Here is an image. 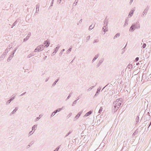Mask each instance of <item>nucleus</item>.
<instances>
[{"mask_svg": "<svg viewBox=\"0 0 151 151\" xmlns=\"http://www.w3.org/2000/svg\"><path fill=\"white\" fill-rule=\"evenodd\" d=\"M40 46H38L37 47L38 48L37 52H40L41 51L43 50V49H41V47H40Z\"/></svg>", "mask_w": 151, "mask_h": 151, "instance_id": "412c9836", "label": "nucleus"}, {"mask_svg": "<svg viewBox=\"0 0 151 151\" xmlns=\"http://www.w3.org/2000/svg\"><path fill=\"white\" fill-rule=\"evenodd\" d=\"M95 86H91L88 89V91H90L91 89H92L94 87H95Z\"/></svg>", "mask_w": 151, "mask_h": 151, "instance_id": "c85d7f7f", "label": "nucleus"}, {"mask_svg": "<svg viewBox=\"0 0 151 151\" xmlns=\"http://www.w3.org/2000/svg\"><path fill=\"white\" fill-rule=\"evenodd\" d=\"M72 132V131L70 130L69 131V132H68L70 134H71Z\"/></svg>", "mask_w": 151, "mask_h": 151, "instance_id": "338daca9", "label": "nucleus"}, {"mask_svg": "<svg viewBox=\"0 0 151 151\" xmlns=\"http://www.w3.org/2000/svg\"><path fill=\"white\" fill-rule=\"evenodd\" d=\"M34 55H32V53H30V54H29L27 56V58H29L32 56H33Z\"/></svg>", "mask_w": 151, "mask_h": 151, "instance_id": "bb28decb", "label": "nucleus"}, {"mask_svg": "<svg viewBox=\"0 0 151 151\" xmlns=\"http://www.w3.org/2000/svg\"><path fill=\"white\" fill-rule=\"evenodd\" d=\"M147 117H148V119H150V116L149 115H148L147 116Z\"/></svg>", "mask_w": 151, "mask_h": 151, "instance_id": "bf43d9fd", "label": "nucleus"}, {"mask_svg": "<svg viewBox=\"0 0 151 151\" xmlns=\"http://www.w3.org/2000/svg\"><path fill=\"white\" fill-rule=\"evenodd\" d=\"M65 49H63L61 51V52L59 54V55L60 56H61L62 55V53L64 51Z\"/></svg>", "mask_w": 151, "mask_h": 151, "instance_id": "cd10ccee", "label": "nucleus"}, {"mask_svg": "<svg viewBox=\"0 0 151 151\" xmlns=\"http://www.w3.org/2000/svg\"><path fill=\"white\" fill-rule=\"evenodd\" d=\"M34 132V131L33 132H32V131H30L28 134L29 136H30L33 133V132Z\"/></svg>", "mask_w": 151, "mask_h": 151, "instance_id": "79ce46f5", "label": "nucleus"}, {"mask_svg": "<svg viewBox=\"0 0 151 151\" xmlns=\"http://www.w3.org/2000/svg\"><path fill=\"white\" fill-rule=\"evenodd\" d=\"M146 46V44L145 43H144L142 46V47L143 48H145Z\"/></svg>", "mask_w": 151, "mask_h": 151, "instance_id": "09e8293b", "label": "nucleus"}, {"mask_svg": "<svg viewBox=\"0 0 151 151\" xmlns=\"http://www.w3.org/2000/svg\"><path fill=\"white\" fill-rule=\"evenodd\" d=\"M122 101V99L120 98L117 99L113 102L112 109L113 112L115 113L117 111L121 105Z\"/></svg>", "mask_w": 151, "mask_h": 151, "instance_id": "f257e3e1", "label": "nucleus"}, {"mask_svg": "<svg viewBox=\"0 0 151 151\" xmlns=\"http://www.w3.org/2000/svg\"><path fill=\"white\" fill-rule=\"evenodd\" d=\"M104 24H105V23L106 24V26H107V24H108V22H106L105 21H104Z\"/></svg>", "mask_w": 151, "mask_h": 151, "instance_id": "e2e57ef3", "label": "nucleus"}, {"mask_svg": "<svg viewBox=\"0 0 151 151\" xmlns=\"http://www.w3.org/2000/svg\"><path fill=\"white\" fill-rule=\"evenodd\" d=\"M34 142L33 141H32V142H30L29 145L27 146V148H29L31 146H32L33 144L34 143Z\"/></svg>", "mask_w": 151, "mask_h": 151, "instance_id": "aec40b11", "label": "nucleus"}, {"mask_svg": "<svg viewBox=\"0 0 151 151\" xmlns=\"http://www.w3.org/2000/svg\"><path fill=\"white\" fill-rule=\"evenodd\" d=\"M78 0H75L74 3H73V5H74V4H75V5H74V6H75L78 3Z\"/></svg>", "mask_w": 151, "mask_h": 151, "instance_id": "58836bf2", "label": "nucleus"}, {"mask_svg": "<svg viewBox=\"0 0 151 151\" xmlns=\"http://www.w3.org/2000/svg\"><path fill=\"white\" fill-rule=\"evenodd\" d=\"M83 112V111H81L80 112H79L78 114L76 115V116H75V118L76 119H77L81 115V114Z\"/></svg>", "mask_w": 151, "mask_h": 151, "instance_id": "f8f14e48", "label": "nucleus"}, {"mask_svg": "<svg viewBox=\"0 0 151 151\" xmlns=\"http://www.w3.org/2000/svg\"><path fill=\"white\" fill-rule=\"evenodd\" d=\"M11 102V100H10V99L8 100L6 103V105H8V104H10Z\"/></svg>", "mask_w": 151, "mask_h": 151, "instance_id": "e433bc0d", "label": "nucleus"}, {"mask_svg": "<svg viewBox=\"0 0 151 151\" xmlns=\"http://www.w3.org/2000/svg\"><path fill=\"white\" fill-rule=\"evenodd\" d=\"M140 28V24L139 22H137L135 24H132L129 29L130 32H132L136 29H139Z\"/></svg>", "mask_w": 151, "mask_h": 151, "instance_id": "f03ea898", "label": "nucleus"}, {"mask_svg": "<svg viewBox=\"0 0 151 151\" xmlns=\"http://www.w3.org/2000/svg\"><path fill=\"white\" fill-rule=\"evenodd\" d=\"M133 67L132 65L130 64H129L127 66V69L131 71L132 68Z\"/></svg>", "mask_w": 151, "mask_h": 151, "instance_id": "9d476101", "label": "nucleus"}, {"mask_svg": "<svg viewBox=\"0 0 151 151\" xmlns=\"http://www.w3.org/2000/svg\"><path fill=\"white\" fill-rule=\"evenodd\" d=\"M99 42V40H95L93 42V43H97Z\"/></svg>", "mask_w": 151, "mask_h": 151, "instance_id": "49530a36", "label": "nucleus"}, {"mask_svg": "<svg viewBox=\"0 0 151 151\" xmlns=\"http://www.w3.org/2000/svg\"><path fill=\"white\" fill-rule=\"evenodd\" d=\"M26 93V92H24L23 93H22V94H21L20 96H23V95H24Z\"/></svg>", "mask_w": 151, "mask_h": 151, "instance_id": "5fc2aeb1", "label": "nucleus"}, {"mask_svg": "<svg viewBox=\"0 0 151 151\" xmlns=\"http://www.w3.org/2000/svg\"><path fill=\"white\" fill-rule=\"evenodd\" d=\"M18 110V108L17 107H16L15 109L13 110V111L11 112V114H13L14 113H15L16 111Z\"/></svg>", "mask_w": 151, "mask_h": 151, "instance_id": "dca6fc26", "label": "nucleus"}, {"mask_svg": "<svg viewBox=\"0 0 151 151\" xmlns=\"http://www.w3.org/2000/svg\"><path fill=\"white\" fill-rule=\"evenodd\" d=\"M101 90V88H99L97 89V91L96 93V94L95 95L94 97H95V96H97L98 95L99 92H100V91Z\"/></svg>", "mask_w": 151, "mask_h": 151, "instance_id": "ddd939ff", "label": "nucleus"}, {"mask_svg": "<svg viewBox=\"0 0 151 151\" xmlns=\"http://www.w3.org/2000/svg\"><path fill=\"white\" fill-rule=\"evenodd\" d=\"M5 57V56L4 55H3L2 54L0 57V61L3 60Z\"/></svg>", "mask_w": 151, "mask_h": 151, "instance_id": "a211bd4d", "label": "nucleus"}, {"mask_svg": "<svg viewBox=\"0 0 151 151\" xmlns=\"http://www.w3.org/2000/svg\"><path fill=\"white\" fill-rule=\"evenodd\" d=\"M82 22V19H81L79 21L78 23H81Z\"/></svg>", "mask_w": 151, "mask_h": 151, "instance_id": "052dcab7", "label": "nucleus"}, {"mask_svg": "<svg viewBox=\"0 0 151 151\" xmlns=\"http://www.w3.org/2000/svg\"><path fill=\"white\" fill-rule=\"evenodd\" d=\"M31 34V32H29V34L27 35L26 37L25 38H24L23 40V42H25L27 41V40H28L29 38L30 37V36Z\"/></svg>", "mask_w": 151, "mask_h": 151, "instance_id": "6e6552de", "label": "nucleus"}, {"mask_svg": "<svg viewBox=\"0 0 151 151\" xmlns=\"http://www.w3.org/2000/svg\"><path fill=\"white\" fill-rule=\"evenodd\" d=\"M148 9L147 8H146L144 10L143 12H142L141 15V17H144L146 16L147 12L148 11Z\"/></svg>", "mask_w": 151, "mask_h": 151, "instance_id": "7ed1b4c3", "label": "nucleus"}, {"mask_svg": "<svg viewBox=\"0 0 151 151\" xmlns=\"http://www.w3.org/2000/svg\"><path fill=\"white\" fill-rule=\"evenodd\" d=\"M70 134L68 133L64 137V138H66V137L67 136H68Z\"/></svg>", "mask_w": 151, "mask_h": 151, "instance_id": "864d4df0", "label": "nucleus"}, {"mask_svg": "<svg viewBox=\"0 0 151 151\" xmlns=\"http://www.w3.org/2000/svg\"><path fill=\"white\" fill-rule=\"evenodd\" d=\"M136 123H138L139 122V116H137L136 117Z\"/></svg>", "mask_w": 151, "mask_h": 151, "instance_id": "c756f323", "label": "nucleus"}, {"mask_svg": "<svg viewBox=\"0 0 151 151\" xmlns=\"http://www.w3.org/2000/svg\"><path fill=\"white\" fill-rule=\"evenodd\" d=\"M53 1H52L51 2V5L50 6H50H53Z\"/></svg>", "mask_w": 151, "mask_h": 151, "instance_id": "4d7b16f0", "label": "nucleus"}, {"mask_svg": "<svg viewBox=\"0 0 151 151\" xmlns=\"http://www.w3.org/2000/svg\"><path fill=\"white\" fill-rule=\"evenodd\" d=\"M62 110V109L58 108L57 109L55 110L54 111H53L52 113V114H51V117H53L54 116V115H52V114H54V113H55V114H56L58 112Z\"/></svg>", "mask_w": 151, "mask_h": 151, "instance_id": "39448f33", "label": "nucleus"}, {"mask_svg": "<svg viewBox=\"0 0 151 151\" xmlns=\"http://www.w3.org/2000/svg\"><path fill=\"white\" fill-rule=\"evenodd\" d=\"M103 29L104 32H106L108 30L107 29V28L106 26H104L103 28Z\"/></svg>", "mask_w": 151, "mask_h": 151, "instance_id": "b1692460", "label": "nucleus"}, {"mask_svg": "<svg viewBox=\"0 0 151 151\" xmlns=\"http://www.w3.org/2000/svg\"><path fill=\"white\" fill-rule=\"evenodd\" d=\"M39 6L38 5H37L36 6V12H37L39 11Z\"/></svg>", "mask_w": 151, "mask_h": 151, "instance_id": "5701e85b", "label": "nucleus"}, {"mask_svg": "<svg viewBox=\"0 0 151 151\" xmlns=\"http://www.w3.org/2000/svg\"><path fill=\"white\" fill-rule=\"evenodd\" d=\"M134 11V10H132V12H130L129 14L128 17H129H129H131L133 15Z\"/></svg>", "mask_w": 151, "mask_h": 151, "instance_id": "6ab92c4d", "label": "nucleus"}, {"mask_svg": "<svg viewBox=\"0 0 151 151\" xmlns=\"http://www.w3.org/2000/svg\"><path fill=\"white\" fill-rule=\"evenodd\" d=\"M8 53V52H6V50H5V51L3 52V53L2 54L3 55H4L5 56H6L7 54Z\"/></svg>", "mask_w": 151, "mask_h": 151, "instance_id": "7c9ffc66", "label": "nucleus"}, {"mask_svg": "<svg viewBox=\"0 0 151 151\" xmlns=\"http://www.w3.org/2000/svg\"><path fill=\"white\" fill-rule=\"evenodd\" d=\"M79 99V98H78L77 100H75L72 103V106H73L75 104H76V102H77L78 100Z\"/></svg>", "mask_w": 151, "mask_h": 151, "instance_id": "393cba45", "label": "nucleus"}, {"mask_svg": "<svg viewBox=\"0 0 151 151\" xmlns=\"http://www.w3.org/2000/svg\"><path fill=\"white\" fill-rule=\"evenodd\" d=\"M72 93H70L69 95L68 96V97H67L66 99V100H67L68 99H69V98L70 97L72 94Z\"/></svg>", "mask_w": 151, "mask_h": 151, "instance_id": "f704fd0d", "label": "nucleus"}, {"mask_svg": "<svg viewBox=\"0 0 151 151\" xmlns=\"http://www.w3.org/2000/svg\"><path fill=\"white\" fill-rule=\"evenodd\" d=\"M12 44L9 45L8 47H11V48H12Z\"/></svg>", "mask_w": 151, "mask_h": 151, "instance_id": "8fccbe9b", "label": "nucleus"}, {"mask_svg": "<svg viewBox=\"0 0 151 151\" xmlns=\"http://www.w3.org/2000/svg\"><path fill=\"white\" fill-rule=\"evenodd\" d=\"M104 60V59L103 58L101 59L99 61L98 63L97 64L96 66L97 68L99 67L100 65L102 63Z\"/></svg>", "mask_w": 151, "mask_h": 151, "instance_id": "20e7f679", "label": "nucleus"}, {"mask_svg": "<svg viewBox=\"0 0 151 151\" xmlns=\"http://www.w3.org/2000/svg\"><path fill=\"white\" fill-rule=\"evenodd\" d=\"M120 34L119 33H117L114 37L113 39H115L116 38L119 37L120 36Z\"/></svg>", "mask_w": 151, "mask_h": 151, "instance_id": "2eb2a0df", "label": "nucleus"}, {"mask_svg": "<svg viewBox=\"0 0 151 151\" xmlns=\"http://www.w3.org/2000/svg\"><path fill=\"white\" fill-rule=\"evenodd\" d=\"M19 47V46H17V47L16 48H15V49L12 52L14 54L15 52H16V50H17V48Z\"/></svg>", "mask_w": 151, "mask_h": 151, "instance_id": "37998d69", "label": "nucleus"}, {"mask_svg": "<svg viewBox=\"0 0 151 151\" xmlns=\"http://www.w3.org/2000/svg\"><path fill=\"white\" fill-rule=\"evenodd\" d=\"M129 21V20L128 19H125V23L124 25V27H125L128 24Z\"/></svg>", "mask_w": 151, "mask_h": 151, "instance_id": "4468645a", "label": "nucleus"}, {"mask_svg": "<svg viewBox=\"0 0 151 151\" xmlns=\"http://www.w3.org/2000/svg\"><path fill=\"white\" fill-rule=\"evenodd\" d=\"M137 131H135L133 134L132 135H136V134H137Z\"/></svg>", "mask_w": 151, "mask_h": 151, "instance_id": "de8ad7c7", "label": "nucleus"}, {"mask_svg": "<svg viewBox=\"0 0 151 151\" xmlns=\"http://www.w3.org/2000/svg\"><path fill=\"white\" fill-rule=\"evenodd\" d=\"M60 47V46L59 45H57V47H56L54 51L53 52L52 54L53 55H55L56 53L58 52V49Z\"/></svg>", "mask_w": 151, "mask_h": 151, "instance_id": "0eeeda50", "label": "nucleus"}, {"mask_svg": "<svg viewBox=\"0 0 151 151\" xmlns=\"http://www.w3.org/2000/svg\"><path fill=\"white\" fill-rule=\"evenodd\" d=\"M47 42V41H45L44 43V44H46L47 43V42Z\"/></svg>", "mask_w": 151, "mask_h": 151, "instance_id": "680f3d73", "label": "nucleus"}, {"mask_svg": "<svg viewBox=\"0 0 151 151\" xmlns=\"http://www.w3.org/2000/svg\"><path fill=\"white\" fill-rule=\"evenodd\" d=\"M14 53L12 52L9 55L7 59V61L8 62H9L12 59L14 56Z\"/></svg>", "mask_w": 151, "mask_h": 151, "instance_id": "423d86ee", "label": "nucleus"}, {"mask_svg": "<svg viewBox=\"0 0 151 151\" xmlns=\"http://www.w3.org/2000/svg\"><path fill=\"white\" fill-rule=\"evenodd\" d=\"M90 37H91L90 35L88 36L87 37H86V42H88V41L90 39Z\"/></svg>", "mask_w": 151, "mask_h": 151, "instance_id": "ea45409f", "label": "nucleus"}, {"mask_svg": "<svg viewBox=\"0 0 151 151\" xmlns=\"http://www.w3.org/2000/svg\"><path fill=\"white\" fill-rule=\"evenodd\" d=\"M103 110V108L102 107H101L100 108L99 110V113H101L102 111Z\"/></svg>", "mask_w": 151, "mask_h": 151, "instance_id": "2f4dec72", "label": "nucleus"}, {"mask_svg": "<svg viewBox=\"0 0 151 151\" xmlns=\"http://www.w3.org/2000/svg\"><path fill=\"white\" fill-rule=\"evenodd\" d=\"M37 124H35L32 127V130H35L37 127Z\"/></svg>", "mask_w": 151, "mask_h": 151, "instance_id": "4be33fe9", "label": "nucleus"}, {"mask_svg": "<svg viewBox=\"0 0 151 151\" xmlns=\"http://www.w3.org/2000/svg\"><path fill=\"white\" fill-rule=\"evenodd\" d=\"M108 84L106 85L102 89V91L107 86Z\"/></svg>", "mask_w": 151, "mask_h": 151, "instance_id": "69168bd1", "label": "nucleus"}, {"mask_svg": "<svg viewBox=\"0 0 151 151\" xmlns=\"http://www.w3.org/2000/svg\"><path fill=\"white\" fill-rule=\"evenodd\" d=\"M40 47H41V49H43V50H44V45H39Z\"/></svg>", "mask_w": 151, "mask_h": 151, "instance_id": "3c124183", "label": "nucleus"}, {"mask_svg": "<svg viewBox=\"0 0 151 151\" xmlns=\"http://www.w3.org/2000/svg\"><path fill=\"white\" fill-rule=\"evenodd\" d=\"M49 79V78H47L46 79V80H45V81L46 82H47V81Z\"/></svg>", "mask_w": 151, "mask_h": 151, "instance_id": "0e129e2a", "label": "nucleus"}, {"mask_svg": "<svg viewBox=\"0 0 151 151\" xmlns=\"http://www.w3.org/2000/svg\"><path fill=\"white\" fill-rule=\"evenodd\" d=\"M94 26H93V27L92 26V25H91L89 27V30H91V29H92L93 27H94Z\"/></svg>", "mask_w": 151, "mask_h": 151, "instance_id": "473e14b6", "label": "nucleus"}, {"mask_svg": "<svg viewBox=\"0 0 151 151\" xmlns=\"http://www.w3.org/2000/svg\"><path fill=\"white\" fill-rule=\"evenodd\" d=\"M59 147H57L56 148V149L54 150V151H58V149H59Z\"/></svg>", "mask_w": 151, "mask_h": 151, "instance_id": "13d9d810", "label": "nucleus"}, {"mask_svg": "<svg viewBox=\"0 0 151 151\" xmlns=\"http://www.w3.org/2000/svg\"><path fill=\"white\" fill-rule=\"evenodd\" d=\"M42 116V115L41 114H40L39 115V117H37L36 118V119H35V121L36 122V121H37L39 119H40L41 118V117Z\"/></svg>", "mask_w": 151, "mask_h": 151, "instance_id": "f3484780", "label": "nucleus"}, {"mask_svg": "<svg viewBox=\"0 0 151 151\" xmlns=\"http://www.w3.org/2000/svg\"><path fill=\"white\" fill-rule=\"evenodd\" d=\"M139 59V58L138 57H137L135 58V61L136 62Z\"/></svg>", "mask_w": 151, "mask_h": 151, "instance_id": "6e6d98bb", "label": "nucleus"}, {"mask_svg": "<svg viewBox=\"0 0 151 151\" xmlns=\"http://www.w3.org/2000/svg\"><path fill=\"white\" fill-rule=\"evenodd\" d=\"M92 111H88V112L87 113L85 114V115L83 117H86L88 116H89L92 113Z\"/></svg>", "mask_w": 151, "mask_h": 151, "instance_id": "9b49d317", "label": "nucleus"}, {"mask_svg": "<svg viewBox=\"0 0 151 151\" xmlns=\"http://www.w3.org/2000/svg\"><path fill=\"white\" fill-rule=\"evenodd\" d=\"M15 96H15H14V95H13L12 96V97L10 99V100H11V101L14 99Z\"/></svg>", "mask_w": 151, "mask_h": 151, "instance_id": "72a5a7b5", "label": "nucleus"}, {"mask_svg": "<svg viewBox=\"0 0 151 151\" xmlns=\"http://www.w3.org/2000/svg\"><path fill=\"white\" fill-rule=\"evenodd\" d=\"M17 21H15L13 23L12 25V28L15 25V24H17Z\"/></svg>", "mask_w": 151, "mask_h": 151, "instance_id": "c03bdc74", "label": "nucleus"}, {"mask_svg": "<svg viewBox=\"0 0 151 151\" xmlns=\"http://www.w3.org/2000/svg\"><path fill=\"white\" fill-rule=\"evenodd\" d=\"M38 48H37V47L34 50V52H37V50H38Z\"/></svg>", "mask_w": 151, "mask_h": 151, "instance_id": "603ef678", "label": "nucleus"}, {"mask_svg": "<svg viewBox=\"0 0 151 151\" xmlns=\"http://www.w3.org/2000/svg\"><path fill=\"white\" fill-rule=\"evenodd\" d=\"M11 49V47H7V48L5 50H6V52H9V51Z\"/></svg>", "mask_w": 151, "mask_h": 151, "instance_id": "c9c22d12", "label": "nucleus"}, {"mask_svg": "<svg viewBox=\"0 0 151 151\" xmlns=\"http://www.w3.org/2000/svg\"><path fill=\"white\" fill-rule=\"evenodd\" d=\"M61 1V0H58V1L57 2V4H59L60 3Z\"/></svg>", "mask_w": 151, "mask_h": 151, "instance_id": "a18cd8bd", "label": "nucleus"}, {"mask_svg": "<svg viewBox=\"0 0 151 151\" xmlns=\"http://www.w3.org/2000/svg\"><path fill=\"white\" fill-rule=\"evenodd\" d=\"M50 43L48 42H47V44L44 46V47H47L49 46V45Z\"/></svg>", "mask_w": 151, "mask_h": 151, "instance_id": "a19ab883", "label": "nucleus"}, {"mask_svg": "<svg viewBox=\"0 0 151 151\" xmlns=\"http://www.w3.org/2000/svg\"><path fill=\"white\" fill-rule=\"evenodd\" d=\"M47 56H46L44 58H43V59H44V60H45V59H46V58H47Z\"/></svg>", "mask_w": 151, "mask_h": 151, "instance_id": "774afa93", "label": "nucleus"}, {"mask_svg": "<svg viewBox=\"0 0 151 151\" xmlns=\"http://www.w3.org/2000/svg\"><path fill=\"white\" fill-rule=\"evenodd\" d=\"M71 49H72V48H69L67 51V53H69L71 51Z\"/></svg>", "mask_w": 151, "mask_h": 151, "instance_id": "4c0bfd02", "label": "nucleus"}, {"mask_svg": "<svg viewBox=\"0 0 151 151\" xmlns=\"http://www.w3.org/2000/svg\"><path fill=\"white\" fill-rule=\"evenodd\" d=\"M99 55V54H98L95 55L92 61V63L94 62L98 58Z\"/></svg>", "mask_w": 151, "mask_h": 151, "instance_id": "1a4fd4ad", "label": "nucleus"}, {"mask_svg": "<svg viewBox=\"0 0 151 151\" xmlns=\"http://www.w3.org/2000/svg\"><path fill=\"white\" fill-rule=\"evenodd\" d=\"M59 80V79H57L52 84V86H55L56 83L58 82V81Z\"/></svg>", "mask_w": 151, "mask_h": 151, "instance_id": "a878e982", "label": "nucleus"}]
</instances>
